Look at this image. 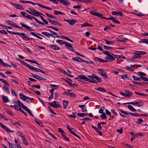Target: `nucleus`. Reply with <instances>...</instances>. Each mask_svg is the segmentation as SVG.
Returning <instances> with one entry per match:
<instances>
[{"label": "nucleus", "instance_id": "09e8293b", "mask_svg": "<svg viewBox=\"0 0 148 148\" xmlns=\"http://www.w3.org/2000/svg\"><path fill=\"white\" fill-rule=\"evenodd\" d=\"M31 87L33 88H36L40 89V86L39 85H31Z\"/></svg>", "mask_w": 148, "mask_h": 148}, {"label": "nucleus", "instance_id": "9d476101", "mask_svg": "<svg viewBox=\"0 0 148 148\" xmlns=\"http://www.w3.org/2000/svg\"><path fill=\"white\" fill-rule=\"evenodd\" d=\"M6 23L8 24L10 26H13L14 27H15L19 29H22L23 28L18 27L17 25L14 22L9 20H6L5 21Z\"/></svg>", "mask_w": 148, "mask_h": 148}, {"label": "nucleus", "instance_id": "9b49d317", "mask_svg": "<svg viewBox=\"0 0 148 148\" xmlns=\"http://www.w3.org/2000/svg\"><path fill=\"white\" fill-rule=\"evenodd\" d=\"M47 20L51 24L57 25L61 27L62 26L61 24L59 22L57 21H54L51 20L49 18H47Z\"/></svg>", "mask_w": 148, "mask_h": 148}, {"label": "nucleus", "instance_id": "a211bd4d", "mask_svg": "<svg viewBox=\"0 0 148 148\" xmlns=\"http://www.w3.org/2000/svg\"><path fill=\"white\" fill-rule=\"evenodd\" d=\"M111 14L114 15H116L120 16H122L123 14L121 12L116 11H113L111 12Z\"/></svg>", "mask_w": 148, "mask_h": 148}, {"label": "nucleus", "instance_id": "774afa93", "mask_svg": "<svg viewBox=\"0 0 148 148\" xmlns=\"http://www.w3.org/2000/svg\"><path fill=\"white\" fill-rule=\"evenodd\" d=\"M0 117L2 118H3V119H4L5 120L7 121L8 120V119L6 118V117L5 116V115L3 114H0Z\"/></svg>", "mask_w": 148, "mask_h": 148}, {"label": "nucleus", "instance_id": "f704fd0d", "mask_svg": "<svg viewBox=\"0 0 148 148\" xmlns=\"http://www.w3.org/2000/svg\"><path fill=\"white\" fill-rule=\"evenodd\" d=\"M14 141L16 143V146L17 148H21L22 147L21 146L20 143L18 142L17 140L15 139L14 140Z\"/></svg>", "mask_w": 148, "mask_h": 148}, {"label": "nucleus", "instance_id": "58836bf2", "mask_svg": "<svg viewBox=\"0 0 148 148\" xmlns=\"http://www.w3.org/2000/svg\"><path fill=\"white\" fill-rule=\"evenodd\" d=\"M134 93L136 95H138L140 96H147V94H144L142 93L136 91L134 92Z\"/></svg>", "mask_w": 148, "mask_h": 148}, {"label": "nucleus", "instance_id": "4c0bfd02", "mask_svg": "<svg viewBox=\"0 0 148 148\" xmlns=\"http://www.w3.org/2000/svg\"><path fill=\"white\" fill-rule=\"evenodd\" d=\"M125 68L126 70H128L130 71H133L135 70L134 68H132L131 67H130L128 66H126Z\"/></svg>", "mask_w": 148, "mask_h": 148}, {"label": "nucleus", "instance_id": "423d86ee", "mask_svg": "<svg viewBox=\"0 0 148 148\" xmlns=\"http://www.w3.org/2000/svg\"><path fill=\"white\" fill-rule=\"evenodd\" d=\"M89 12L90 14H91L92 15L97 16L101 19H104L108 20V18H107L103 16L102 14H101L98 13L97 12H94L92 11L90 12Z\"/></svg>", "mask_w": 148, "mask_h": 148}, {"label": "nucleus", "instance_id": "864d4df0", "mask_svg": "<svg viewBox=\"0 0 148 148\" xmlns=\"http://www.w3.org/2000/svg\"><path fill=\"white\" fill-rule=\"evenodd\" d=\"M29 2V3H31L33 5H38L39 6H40V7L41 5V4H40V3H35L29 1V2Z\"/></svg>", "mask_w": 148, "mask_h": 148}, {"label": "nucleus", "instance_id": "7c9ffc66", "mask_svg": "<svg viewBox=\"0 0 148 148\" xmlns=\"http://www.w3.org/2000/svg\"><path fill=\"white\" fill-rule=\"evenodd\" d=\"M21 13L22 14L23 16L25 18L29 19L30 17V15H28L27 13L24 12H21Z\"/></svg>", "mask_w": 148, "mask_h": 148}, {"label": "nucleus", "instance_id": "f8f14e48", "mask_svg": "<svg viewBox=\"0 0 148 148\" xmlns=\"http://www.w3.org/2000/svg\"><path fill=\"white\" fill-rule=\"evenodd\" d=\"M29 34L35 37H37V38H39L40 39L42 40V38L40 36L42 37H43V36L40 34L38 33L37 34H36L34 32H30L29 33Z\"/></svg>", "mask_w": 148, "mask_h": 148}, {"label": "nucleus", "instance_id": "f3484780", "mask_svg": "<svg viewBox=\"0 0 148 148\" xmlns=\"http://www.w3.org/2000/svg\"><path fill=\"white\" fill-rule=\"evenodd\" d=\"M11 4L12 5L17 9H23V7L20 4L13 2H12Z\"/></svg>", "mask_w": 148, "mask_h": 148}, {"label": "nucleus", "instance_id": "cd10ccee", "mask_svg": "<svg viewBox=\"0 0 148 148\" xmlns=\"http://www.w3.org/2000/svg\"><path fill=\"white\" fill-rule=\"evenodd\" d=\"M95 90L99 91H101L102 92H106V90L105 89V88L103 87H99L98 88H95Z\"/></svg>", "mask_w": 148, "mask_h": 148}, {"label": "nucleus", "instance_id": "e2e57ef3", "mask_svg": "<svg viewBox=\"0 0 148 148\" xmlns=\"http://www.w3.org/2000/svg\"><path fill=\"white\" fill-rule=\"evenodd\" d=\"M138 73L140 75V76H145L146 75V74L142 72L139 71L138 72Z\"/></svg>", "mask_w": 148, "mask_h": 148}, {"label": "nucleus", "instance_id": "aec40b11", "mask_svg": "<svg viewBox=\"0 0 148 148\" xmlns=\"http://www.w3.org/2000/svg\"><path fill=\"white\" fill-rule=\"evenodd\" d=\"M124 105H126L127 104H131L134 106H135L138 107H141L139 104L138 103V102H128L126 103H123Z\"/></svg>", "mask_w": 148, "mask_h": 148}, {"label": "nucleus", "instance_id": "a18cd8bd", "mask_svg": "<svg viewBox=\"0 0 148 148\" xmlns=\"http://www.w3.org/2000/svg\"><path fill=\"white\" fill-rule=\"evenodd\" d=\"M53 4H58V1L59 2V0H49Z\"/></svg>", "mask_w": 148, "mask_h": 148}, {"label": "nucleus", "instance_id": "0eeeda50", "mask_svg": "<svg viewBox=\"0 0 148 148\" xmlns=\"http://www.w3.org/2000/svg\"><path fill=\"white\" fill-rule=\"evenodd\" d=\"M97 71L99 74L105 77L106 78H108V77L107 74L103 69H98Z\"/></svg>", "mask_w": 148, "mask_h": 148}, {"label": "nucleus", "instance_id": "393cba45", "mask_svg": "<svg viewBox=\"0 0 148 148\" xmlns=\"http://www.w3.org/2000/svg\"><path fill=\"white\" fill-rule=\"evenodd\" d=\"M1 97L2 100L3 102L7 103L9 101V100L7 96L2 95Z\"/></svg>", "mask_w": 148, "mask_h": 148}, {"label": "nucleus", "instance_id": "b1692460", "mask_svg": "<svg viewBox=\"0 0 148 148\" xmlns=\"http://www.w3.org/2000/svg\"><path fill=\"white\" fill-rule=\"evenodd\" d=\"M26 34L23 33H21L19 36H20L23 40H27L28 36H26Z\"/></svg>", "mask_w": 148, "mask_h": 148}, {"label": "nucleus", "instance_id": "39448f33", "mask_svg": "<svg viewBox=\"0 0 148 148\" xmlns=\"http://www.w3.org/2000/svg\"><path fill=\"white\" fill-rule=\"evenodd\" d=\"M29 10L32 11L31 14L34 16H38L40 15H43L42 13L39 12L38 11L34 9L29 8Z\"/></svg>", "mask_w": 148, "mask_h": 148}, {"label": "nucleus", "instance_id": "a878e982", "mask_svg": "<svg viewBox=\"0 0 148 148\" xmlns=\"http://www.w3.org/2000/svg\"><path fill=\"white\" fill-rule=\"evenodd\" d=\"M20 98L24 101H25L26 100L27 97L24 95L23 94L20 93L19 95Z\"/></svg>", "mask_w": 148, "mask_h": 148}, {"label": "nucleus", "instance_id": "c03bdc74", "mask_svg": "<svg viewBox=\"0 0 148 148\" xmlns=\"http://www.w3.org/2000/svg\"><path fill=\"white\" fill-rule=\"evenodd\" d=\"M63 138L66 141H70L69 140V138L66 136L64 134H61Z\"/></svg>", "mask_w": 148, "mask_h": 148}, {"label": "nucleus", "instance_id": "13d9d810", "mask_svg": "<svg viewBox=\"0 0 148 148\" xmlns=\"http://www.w3.org/2000/svg\"><path fill=\"white\" fill-rule=\"evenodd\" d=\"M68 96L72 97H76V95L75 93L72 92H69Z\"/></svg>", "mask_w": 148, "mask_h": 148}, {"label": "nucleus", "instance_id": "6ab92c4d", "mask_svg": "<svg viewBox=\"0 0 148 148\" xmlns=\"http://www.w3.org/2000/svg\"><path fill=\"white\" fill-rule=\"evenodd\" d=\"M64 21L67 22L69 24L73 25H74L77 22V21L74 19H68L67 20H64Z\"/></svg>", "mask_w": 148, "mask_h": 148}, {"label": "nucleus", "instance_id": "4d7b16f0", "mask_svg": "<svg viewBox=\"0 0 148 148\" xmlns=\"http://www.w3.org/2000/svg\"><path fill=\"white\" fill-rule=\"evenodd\" d=\"M120 111L123 114H124L125 115H128V113L129 112H127L126 111L122 109L120 110Z\"/></svg>", "mask_w": 148, "mask_h": 148}, {"label": "nucleus", "instance_id": "37998d69", "mask_svg": "<svg viewBox=\"0 0 148 148\" xmlns=\"http://www.w3.org/2000/svg\"><path fill=\"white\" fill-rule=\"evenodd\" d=\"M104 40L106 42V43L107 44L110 45L113 44L114 42L112 41H108V40L105 39Z\"/></svg>", "mask_w": 148, "mask_h": 148}, {"label": "nucleus", "instance_id": "bb28decb", "mask_svg": "<svg viewBox=\"0 0 148 148\" xmlns=\"http://www.w3.org/2000/svg\"><path fill=\"white\" fill-rule=\"evenodd\" d=\"M22 138L23 140L24 144L27 146L29 144V143L25 137L24 136H23Z\"/></svg>", "mask_w": 148, "mask_h": 148}, {"label": "nucleus", "instance_id": "2f4dec72", "mask_svg": "<svg viewBox=\"0 0 148 148\" xmlns=\"http://www.w3.org/2000/svg\"><path fill=\"white\" fill-rule=\"evenodd\" d=\"M125 40V38L123 36H119L117 38V40L119 41H124Z\"/></svg>", "mask_w": 148, "mask_h": 148}, {"label": "nucleus", "instance_id": "6e6552de", "mask_svg": "<svg viewBox=\"0 0 148 148\" xmlns=\"http://www.w3.org/2000/svg\"><path fill=\"white\" fill-rule=\"evenodd\" d=\"M49 104L51 106L56 108L60 107V105L58 101H54L51 103H49Z\"/></svg>", "mask_w": 148, "mask_h": 148}, {"label": "nucleus", "instance_id": "79ce46f5", "mask_svg": "<svg viewBox=\"0 0 148 148\" xmlns=\"http://www.w3.org/2000/svg\"><path fill=\"white\" fill-rule=\"evenodd\" d=\"M7 32L9 33L10 34H14V35H17L18 36H19V35H20L19 33L16 32H13L12 31H9L8 30H7Z\"/></svg>", "mask_w": 148, "mask_h": 148}, {"label": "nucleus", "instance_id": "603ef678", "mask_svg": "<svg viewBox=\"0 0 148 148\" xmlns=\"http://www.w3.org/2000/svg\"><path fill=\"white\" fill-rule=\"evenodd\" d=\"M35 121L36 123L39 125L42 126V123L40 122L38 120L36 119H35Z\"/></svg>", "mask_w": 148, "mask_h": 148}, {"label": "nucleus", "instance_id": "680f3d73", "mask_svg": "<svg viewBox=\"0 0 148 148\" xmlns=\"http://www.w3.org/2000/svg\"><path fill=\"white\" fill-rule=\"evenodd\" d=\"M76 114V112H73L72 113V115H69V116L73 118L74 119L76 118V115L75 114Z\"/></svg>", "mask_w": 148, "mask_h": 148}, {"label": "nucleus", "instance_id": "c9c22d12", "mask_svg": "<svg viewBox=\"0 0 148 148\" xmlns=\"http://www.w3.org/2000/svg\"><path fill=\"white\" fill-rule=\"evenodd\" d=\"M18 100H17L16 101H15L14 102V103L15 104V105H14V108L16 110V109H18V106H19V105L18 102Z\"/></svg>", "mask_w": 148, "mask_h": 148}, {"label": "nucleus", "instance_id": "c85d7f7f", "mask_svg": "<svg viewBox=\"0 0 148 148\" xmlns=\"http://www.w3.org/2000/svg\"><path fill=\"white\" fill-rule=\"evenodd\" d=\"M29 69L32 71L34 70L36 72H40L41 70L40 69L35 68L33 66H31V67H30Z\"/></svg>", "mask_w": 148, "mask_h": 148}, {"label": "nucleus", "instance_id": "1a4fd4ad", "mask_svg": "<svg viewBox=\"0 0 148 148\" xmlns=\"http://www.w3.org/2000/svg\"><path fill=\"white\" fill-rule=\"evenodd\" d=\"M64 43L66 47L69 50L72 52H75V51L73 48L72 45L70 43L66 42H65V43Z\"/></svg>", "mask_w": 148, "mask_h": 148}, {"label": "nucleus", "instance_id": "5701e85b", "mask_svg": "<svg viewBox=\"0 0 148 148\" xmlns=\"http://www.w3.org/2000/svg\"><path fill=\"white\" fill-rule=\"evenodd\" d=\"M49 47L53 50H58L60 49L59 47L55 45H49Z\"/></svg>", "mask_w": 148, "mask_h": 148}, {"label": "nucleus", "instance_id": "338daca9", "mask_svg": "<svg viewBox=\"0 0 148 148\" xmlns=\"http://www.w3.org/2000/svg\"><path fill=\"white\" fill-rule=\"evenodd\" d=\"M83 62L85 63H87L88 64H93V63L92 62H88V61H87L86 60H83Z\"/></svg>", "mask_w": 148, "mask_h": 148}, {"label": "nucleus", "instance_id": "2eb2a0df", "mask_svg": "<svg viewBox=\"0 0 148 148\" xmlns=\"http://www.w3.org/2000/svg\"><path fill=\"white\" fill-rule=\"evenodd\" d=\"M20 24L21 25L22 27L25 28L27 30L29 31H33V30L30 27L27 26L24 23H20Z\"/></svg>", "mask_w": 148, "mask_h": 148}, {"label": "nucleus", "instance_id": "ea45409f", "mask_svg": "<svg viewBox=\"0 0 148 148\" xmlns=\"http://www.w3.org/2000/svg\"><path fill=\"white\" fill-rule=\"evenodd\" d=\"M129 109L132 111H135L136 110L135 109L133 106L130 105H128L127 107Z\"/></svg>", "mask_w": 148, "mask_h": 148}, {"label": "nucleus", "instance_id": "6e6d98bb", "mask_svg": "<svg viewBox=\"0 0 148 148\" xmlns=\"http://www.w3.org/2000/svg\"><path fill=\"white\" fill-rule=\"evenodd\" d=\"M77 62H83L84 60L79 57H77Z\"/></svg>", "mask_w": 148, "mask_h": 148}, {"label": "nucleus", "instance_id": "72a5a7b5", "mask_svg": "<svg viewBox=\"0 0 148 148\" xmlns=\"http://www.w3.org/2000/svg\"><path fill=\"white\" fill-rule=\"evenodd\" d=\"M54 14L55 15H57L58 14H65L63 12H61L59 11H57L56 10H54Z\"/></svg>", "mask_w": 148, "mask_h": 148}, {"label": "nucleus", "instance_id": "7ed1b4c3", "mask_svg": "<svg viewBox=\"0 0 148 148\" xmlns=\"http://www.w3.org/2000/svg\"><path fill=\"white\" fill-rule=\"evenodd\" d=\"M146 53V52L144 51H136L135 54L132 56V58L134 59L140 58L141 57V55H144Z\"/></svg>", "mask_w": 148, "mask_h": 148}, {"label": "nucleus", "instance_id": "052dcab7", "mask_svg": "<svg viewBox=\"0 0 148 148\" xmlns=\"http://www.w3.org/2000/svg\"><path fill=\"white\" fill-rule=\"evenodd\" d=\"M68 72H67V73L66 74V75L69 76L70 77H74V76L72 75L71 74V72H70L69 70H67Z\"/></svg>", "mask_w": 148, "mask_h": 148}, {"label": "nucleus", "instance_id": "4be33fe9", "mask_svg": "<svg viewBox=\"0 0 148 148\" xmlns=\"http://www.w3.org/2000/svg\"><path fill=\"white\" fill-rule=\"evenodd\" d=\"M18 59L20 61V62L22 64L24 65L25 66L28 67L29 69L31 65L28 64L26 62L22 60H21L19 59Z\"/></svg>", "mask_w": 148, "mask_h": 148}, {"label": "nucleus", "instance_id": "c756f323", "mask_svg": "<svg viewBox=\"0 0 148 148\" xmlns=\"http://www.w3.org/2000/svg\"><path fill=\"white\" fill-rule=\"evenodd\" d=\"M33 77L35 78H36L38 79H39V80H46L43 77H42L39 75H34V76H33Z\"/></svg>", "mask_w": 148, "mask_h": 148}, {"label": "nucleus", "instance_id": "ddd939ff", "mask_svg": "<svg viewBox=\"0 0 148 148\" xmlns=\"http://www.w3.org/2000/svg\"><path fill=\"white\" fill-rule=\"evenodd\" d=\"M41 34L49 38H50V37H54V36L53 34L47 32H41Z\"/></svg>", "mask_w": 148, "mask_h": 148}, {"label": "nucleus", "instance_id": "f03ea898", "mask_svg": "<svg viewBox=\"0 0 148 148\" xmlns=\"http://www.w3.org/2000/svg\"><path fill=\"white\" fill-rule=\"evenodd\" d=\"M103 53L107 55V56L105 57V59L107 60L108 62L112 61L115 60V58L113 55V54L112 53L106 51L105 52H103Z\"/></svg>", "mask_w": 148, "mask_h": 148}, {"label": "nucleus", "instance_id": "e433bc0d", "mask_svg": "<svg viewBox=\"0 0 148 148\" xmlns=\"http://www.w3.org/2000/svg\"><path fill=\"white\" fill-rule=\"evenodd\" d=\"M125 92L126 93H127V94H126V95H129L128 96H127V97H130L132 95V92H130V91H129L128 90H125Z\"/></svg>", "mask_w": 148, "mask_h": 148}, {"label": "nucleus", "instance_id": "8fccbe9b", "mask_svg": "<svg viewBox=\"0 0 148 148\" xmlns=\"http://www.w3.org/2000/svg\"><path fill=\"white\" fill-rule=\"evenodd\" d=\"M41 7L43 8H45L47 10H52V9H51V8H50V7H48V6H45V5H44L42 4H41V5L40 6Z\"/></svg>", "mask_w": 148, "mask_h": 148}, {"label": "nucleus", "instance_id": "3c124183", "mask_svg": "<svg viewBox=\"0 0 148 148\" xmlns=\"http://www.w3.org/2000/svg\"><path fill=\"white\" fill-rule=\"evenodd\" d=\"M102 114L101 115V117L102 119H106L107 118V116L105 113H102Z\"/></svg>", "mask_w": 148, "mask_h": 148}, {"label": "nucleus", "instance_id": "dca6fc26", "mask_svg": "<svg viewBox=\"0 0 148 148\" xmlns=\"http://www.w3.org/2000/svg\"><path fill=\"white\" fill-rule=\"evenodd\" d=\"M0 126L2 128L5 129L7 131L9 132H13L14 131H11L10 130L7 126L3 125L1 122H0Z\"/></svg>", "mask_w": 148, "mask_h": 148}, {"label": "nucleus", "instance_id": "473e14b6", "mask_svg": "<svg viewBox=\"0 0 148 148\" xmlns=\"http://www.w3.org/2000/svg\"><path fill=\"white\" fill-rule=\"evenodd\" d=\"M68 104V102L67 101L64 100H63V107L64 108H66L67 107V105Z\"/></svg>", "mask_w": 148, "mask_h": 148}, {"label": "nucleus", "instance_id": "69168bd1", "mask_svg": "<svg viewBox=\"0 0 148 148\" xmlns=\"http://www.w3.org/2000/svg\"><path fill=\"white\" fill-rule=\"evenodd\" d=\"M88 23L87 22L84 23V24L81 25L82 27L88 26Z\"/></svg>", "mask_w": 148, "mask_h": 148}, {"label": "nucleus", "instance_id": "20e7f679", "mask_svg": "<svg viewBox=\"0 0 148 148\" xmlns=\"http://www.w3.org/2000/svg\"><path fill=\"white\" fill-rule=\"evenodd\" d=\"M19 105V107H22L23 109L27 111L31 115V116H33V115L31 112L30 110L29 109H27V107L24 105L19 100H18V101Z\"/></svg>", "mask_w": 148, "mask_h": 148}, {"label": "nucleus", "instance_id": "a19ab883", "mask_svg": "<svg viewBox=\"0 0 148 148\" xmlns=\"http://www.w3.org/2000/svg\"><path fill=\"white\" fill-rule=\"evenodd\" d=\"M144 134L141 133H137L135 134L134 135V138H136L139 136H144Z\"/></svg>", "mask_w": 148, "mask_h": 148}, {"label": "nucleus", "instance_id": "de8ad7c7", "mask_svg": "<svg viewBox=\"0 0 148 148\" xmlns=\"http://www.w3.org/2000/svg\"><path fill=\"white\" fill-rule=\"evenodd\" d=\"M56 41L57 43H59L61 45H62L63 44H64V43H65V42H63L61 40L58 39L56 40Z\"/></svg>", "mask_w": 148, "mask_h": 148}, {"label": "nucleus", "instance_id": "5fc2aeb1", "mask_svg": "<svg viewBox=\"0 0 148 148\" xmlns=\"http://www.w3.org/2000/svg\"><path fill=\"white\" fill-rule=\"evenodd\" d=\"M105 108L103 106H101L100 109L99 110V113H103V111L104 110Z\"/></svg>", "mask_w": 148, "mask_h": 148}, {"label": "nucleus", "instance_id": "f257e3e1", "mask_svg": "<svg viewBox=\"0 0 148 148\" xmlns=\"http://www.w3.org/2000/svg\"><path fill=\"white\" fill-rule=\"evenodd\" d=\"M88 77L90 79L86 77L83 75H79L78 76V77L76 78L75 79H83L85 81L92 83H95L93 81L98 82H101L102 81L101 78L94 74H92L90 75H88Z\"/></svg>", "mask_w": 148, "mask_h": 148}, {"label": "nucleus", "instance_id": "4468645a", "mask_svg": "<svg viewBox=\"0 0 148 148\" xmlns=\"http://www.w3.org/2000/svg\"><path fill=\"white\" fill-rule=\"evenodd\" d=\"M59 2L64 5H69L70 3L66 0H59Z\"/></svg>", "mask_w": 148, "mask_h": 148}, {"label": "nucleus", "instance_id": "49530a36", "mask_svg": "<svg viewBox=\"0 0 148 148\" xmlns=\"http://www.w3.org/2000/svg\"><path fill=\"white\" fill-rule=\"evenodd\" d=\"M16 110H19V111L22 112L24 114L25 116H27V114L20 107L18 109H16Z\"/></svg>", "mask_w": 148, "mask_h": 148}, {"label": "nucleus", "instance_id": "412c9836", "mask_svg": "<svg viewBox=\"0 0 148 148\" xmlns=\"http://www.w3.org/2000/svg\"><path fill=\"white\" fill-rule=\"evenodd\" d=\"M112 20L114 23H115L120 24V22L117 20L116 18L113 17H111L108 18V20Z\"/></svg>", "mask_w": 148, "mask_h": 148}, {"label": "nucleus", "instance_id": "0e129e2a", "mask_svg": "<svg viewBox=\"0 0 148 148\" xmlns=\"http://www.w3.org/2000/svg\"><path fill=\"white\" fill-rule=\"evenodd\" d=\"M50 86L51 87H53V89L54 90L58 88V85H54V84H51Z\"/></svg>", "mask_w": 148, "mask_h": 148}, {"label": "nucleus", "instance_id": "bf43d9fd", "mask_svg": "<svg viewBox=\"0 0 148 148\" xmlns=\"http://www.w3.org/2000/svg\"><path fill=\"white\" fill-rule=\"evenodd\" d=\"M29 19L31 20H32L33 19H34V20H35L38 23L39 22V20H38L36 18L31 15Z\"/></svg>", "mask_w": 148, "mask_h": 148}]
</instances>
